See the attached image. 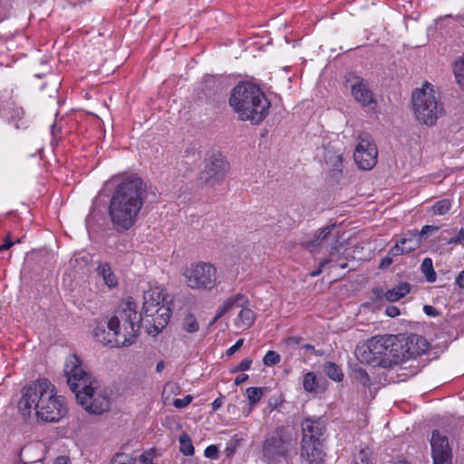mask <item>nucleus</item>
I'll return each mask as SVG.
<instances>
[{"label": "nucleus", "mask_w": 464, "mask_h": 464, "mask_svg": "<svg viewBox=\"0 0 464 464\" xmlns=\"http://www.w3.org/2000/svg\"><path fill=\"white\" fill-rule=\"evenodd\" d=\"M427 349L426 340L419 335H411L404 341L392 334L376 335L368 340L366 346L356 350V356L362 363L392 368L422 354Z\"/></svg>", "instance_id": "obj_1"}, {"label": "nucleus", "mask_w": 464, "mask_h": 464, "mask_svg": "<svg viewBox=\"0 0 464 464\" xmlns=\"http://www.w3.org/2000/svg\"><path fill=\"white\" fill-rule=\"evenodd\" d=\"M147 197V185L140 177L127 178L116 187L109 203V216L116 231L126 232L136 224Z\"/></svg>", "instance_id": "obj_2"}, {"label": "nucleus", "mask_w": 464, "mask_h": 464, "mask_svg": "<svg viewBox=\"0 0 464 464\" xmlns=\"http://www.w3.org/2000/svg\"><path fill=\"white\" fill-rule=\"evenodd\" d=\"M18 408L24 418H30L34 412L45 422H57L67 412L63 397L56 395L54 386L45 379L37 380L23 389Z\"/></svg>", "instance_id": "obj_3"}, {"label": "nucleus", "mask_w": 464, "mask_h": 464, "mask_svg": "<svg viewBox=\"0 0 464 464\" xmlns=\"http://www.w3.org/2000/svg\"><path fill=\"white\" fill-rule=\"evenodd\" d=\"M64 374L77 401L92 414H102L110 408V398L105 391H98L97 382L86 372L75 354L67 357Z\"/></svg>", "instance_id": "obj_4"}, {"label": "nucleus", "mask_w": 464, "mask_h": 464, "mask_svg": "<svg viewBox=\"0 0 464 464\" xmlns=\"http://www.w3.org/2000/svg\"><path fill=\"white\" fill-rule=\"evenodd\" d=\"M229 106L240 121L259 124L268 115L270 102L258 86L240 82L231 91Z\"/></svg>", "instance_id": "obj_5"}, {"label": "nucleus", "mask_w": 464, "mask_h": 464, "mask_svg": "<svg viewBox=\"0 0 464 464\" xmlns=\"http://www.w3.org/2000/svg\"><path fill=\"white\" fill-rule=\"evenodd\" d=\"M140 322L141 314H138L135 302L132 297H128L107 324L110 331L113 333L115 346L132 344L138 336Z\"/></svg>", "instance_id": "obj_6"}, {"label": "nucleus", "mask_w": 464, "mask_h": 464, "mask_svg": "<svg viewBox=\"0 0 464 464\" xmlns=\"http://www.w3.org/2000/svg\"><path fill=\"white\" fill-rule=\"evenodd\" d=\"M142 312L148 320L147 333L150 335L156 336L169 324L171 309L169 302L166 300L164 291L159 286L150 287L143 293Z\"/></svg>", "instance_id": "obj_7"}, {"label": "nucleus", "mask_w": 464, "mask_h": 464, "mask_svg": "<svg viewBox=\"0 0 464 464\" xmlns=\"http://www.w3.org/2000/svg\"><path fill=\"white\" fill-rule=\"evenodd\" d=\"M411 100L416 119L427 126L435 125L439 117L444 114L439 94L429 82H425L420 89H416Z\"/></svg>", "instance_id": "obj_8"}, {"label": "nucleus", "mask_w": 464, "mask_h": 464, "mask_svg": "<svg viewBox=\"0 0 464 464\" xmlns=\"http://www.w3.org/2000/svg\"><path fill=\"white\" fill-rule=\"evenodd\" d=\"M295 448L296 441L292 431L285 426H279L263 441L262 452L268 460L275 461L286 458Z\"/></svg>", "instance_id": "obj_9"}, {"label": "nucleus", "mask_w": 464, "mask_h": 464, "mask_svg": "<svg viewBox=\"0 0 464 464\" xmlns=\"http://www.w3.org/2000/svg\"><path fill=\"white\" fill-rule=\"evenodd\" d=\"M340 231L337 229L335 224L322 228L318 235L309 243L308 247L311 252H314L316 247L325 248L329 252V257L324 258L321 261V267H324L327 265H334L342 260L343 245L339 242Z\"/></svg>", "instance_id": "obj_10"}, {"label": "nucleus", "mask_w": 464, "mask_h": 464, "mask_svg": "<svg viewBox=\"0 0 464 464\" xmlns=\"http://www.w3.org/2000/svg\"><path fill=\"white\" fill-rule=\"evenodd\" d=\"M217 270L209 263L191 265L184 271L187 285L192 289H212L216 285Z\"/></svg>", "instance_id": "obj_11"}, {"label": "nucleus", "mask_w": 464, "mask_h": 464, "mask_svg": "<svg viewBox=\"0 0 464 464\" xmlns=\"http://www.w3.org/2000/svg\"><path fill=\"white\" fill-rule=\"evenodd\" d=\"M358 144L353 158L361 169L370 170L377 163L378 150L372 136L367 132L358 134Z\"/></svg>", "instance_id": "obj_12"}, {"label": "nucleus", "mask_w": 464, "mask_h": 464, "mask_svg": "<svg viewBox=\"0 0 464 464\" xmlns=\"http://www.w3.org/2000/svg\"><path fill=\"white\" fill-rule=\"evenodd\" d=\"M430 445L434 464H451V449L447 436L440 434L439 430H433Z\"/></svg>", "instance_id": "obj_13"}, {"label": "nucleus", "mask_w": 464, "mask_h": 464, "mask_svg": "<svg viewBox=\"0 0 464 464\" xmlns=\"http://www.w3.org/2000/svg\"><path fill=\"white\" fill-rule=\"evenodd\" d=\"M303 443L320 444L325 424L322 418L307 417L301 422Z\"/></svg>", "instance_id": "obj_14"}, {"label": "nucleus", "mask_w": 464, "mask_h": 464, "mask_svg": "<svg viewBox=\"0 0 464 464\" xmlns=\"http://www.w3.org/2000/svg\"><path fill=\"white\" fill-rule=\"evenodd\" d=\"M351 91L355 101L362 106L368 107L370 110L374 109L376 101L372 92L367 87L363 79L354 77L351 84Z\"/></svg>", "instance_id": "obj_15"}, {"label": "nucleus", "mask_w": 464, "mask_h": 464, "mask_svg": "<svg viewBox=\"0 0 464 464\" xmlns=\"http://www.w3.org/2000/svg\"><path fill=\"white\" fill-rule=\"evenodd\" d=\"M228 169L227 162L220 157H213L206 165L204 173L206 180L223 179Z\"/></svg>", "instance_id": "obj_16"}, {"label": "nucleus", "mask_w": 464, "mask_h": 464, "mask_svg": "<svg viewBox=\"0 0 464 464\" xmlns=\"http://www.w3.org/2000/svg\"><path fill=\"white\" fill-rule=\"evenodd\" d=\"M246 303H248V300L242 294H237L233 296L228 297L227 300H225L223 304L218 307L217 314L213 318L212 324L217 322L225 314L228 313L234 308L243 307Z\"/></svg>", "instance_id": "obj_17"}, {"label": "nucleus", "mask_w": 464, "mask_h": 464, "mask_svg": "<svg viewBox=\"0 0 464 464\" xmlns=\"http://www.w3.org/2000/svg\"><path fill=\"white\" fill-rule=\"evenodd\" d=\"M319 444L303 443L301 447L302 464H324Z\"/></svg>", "instance_id": "obj_18"}, {"label": "nucleus", "mask_w": 464, "mask_h": 464, "mask_svg": "<svg viewBox=\"0 0 464 464\" xmlns=\"http://www.w3.org/2000/svg\"><path fill=\"white\" fill-rule=\"evenodd\" d=\"M324 160L330 166L333 175L343 171V153L332 145H327L324 149Z\"/></svg>", "instance_id": "obj_19"}, {"label": "nucleus", "mask_w": 464, "mask_h": 464, "mask_svg": "<svg viewBox=\"0 0 464 464\" xmlns=\"http://www.w3.org/2000/svg\"><path fill=\"white\" fill-rule=\"evenodd\" d=\"M255 313L246 307H242L241 311L235 319V325L240 330L248 329L255 322Z\"/></svg>", "instance_id": "obj_20"}, {"label": "nucleus", "mask_w": 464, "mask_h": 464, "mask_svg": "<svg viewBox=\"0 0 464 464\" xmlns=\"http://www.w3.org/2000/svg\"><path fill=\"white\" fill-rule=\"evenodd\" d=\"M97 273L102 277L104 284L109 288H113L118 285V279L111 266L108 263H100L97 267Z\"/></svg>", "instance_id": "obj_21"}, {"label": "nucleus", "mask_w": 464, "mask_h": 464, "mask_svg": "<svg viewBox=\"0 0 464 464\" xmlns=\"http://www.w3.org/2000/svg\"><path fill=\"white\" fill-rule=\"evenodd\" d=\"M411 291V285L408 283H401L385 292V299L389 302H395L407 295Z\"/></svg>", "instance_id": "obj_22"}, {"label": "nucleus", "mask_w": 464, "mask_h": 464, "mask_svg": "<svg viewBox=\"0 0 464 464\" xmlns=\"http://www.w3.org/2000/svg\"><path fill=\"white\" fill-rule=\"evenodd\" d=\"M421 240L417 235V231H410L400 239V244L403 246L404 252L407 254L416 250L421 245Z\"/></svg>", "instance_id": "obj_23"}, {"label": "nucleus", "mask_w": 464, "mask_h": 464, "mask_svg": "<svg viewBox=\"0 0 464 464\" xmlns=\"http://www.w3.org/2000/svg\"><path fill=\"white\" fill-rule=\"evenodd\" d=\"M94 336L97 341L103 344H111L115 346L112 331H110V328H108V331H106L104 325L96 326L94 329Z\"/></svg>", "instance_id": "obj_24"}, {"label": "nucleus", "mask_w": 464, "mask_h": 464, "mask_svg": "<svg viewBox=\"0 0 464 464\" xmlns=\"http://www.w3.org/2000/svg\"><path fill=\"white\" fill-rule=\"evenodd\" d=\"M324 373L332 380L341 382L343 378L342 369L334 362H326L324 365Z\"/></svg>", "instance_id": "obj_25"}, {"label": "nucleus", "mask_w": 464, "mask_h": 464, "mask_svg": "<svg viewBox=\"0 0 464 464\" xmlns=\"http://www.w3.org/2000/svg\"><path fill=\"white\" fill-rule=\"evenodd\" d=\"M37 450H38L37 447H35L34 445H28V446L24 447L20 453V459L23 462V464H42L43 458L39 454L37 455V458L35 459V460H29V454L32 451H37Z\"/></svg>", "instance_id": "obj_26"}, {"label": "nucleus", "mask_w": 464, "mask_h": 464, "mask_svg": "<svg viewBox=\"0 0 464 464\" xmlns=\"http://www.w3.org/2000/svg\"><path fill=\"white\" fill-rule=\"evenodd\" d=\"M267 391V388L263 387H249L246 389V396L251 406L256 404Z\"/></svg>", "instance_id": "obj_27"}, {"label": "nucleus", "mask_w": 464, "mask_h": 464, "mask_svg": "<svg viewBox=\"0 0 464 464\" xmlns=\"http://www.w3.org/2000/svg\"><path fill=\"white\" fill-rule=\"evenodd\" d=\"M454 74L458 84L464 90V54L456 60Z\"/></svg>", "instance_id": "obj_28"}, {"label": "nucleus", "mask_w": 464, "mask_h": 464, "mask_svg": "<svg viewBox=\"0 0 464 464\" xmlns=\"http://www.w3.org/2000/svg\"><path fill=\"white\" fill-rule=\"evenodd\" d=\"M451 208V201L448 198H443L435 202L431 206V212L434 215L442 216L447 214Z\"/></svg>", "instance_id": "obj_29"}, {"label": "nucleus", "mask_w": 464, "mask_h": 464, "mask_svg": "<svg viewBox=\"0 0 464 464\" xmlns=\"http://www.w3.org/2000/svg\"><path fill=\"white\" fill-rule=\"evenodd\" d=\"M304 389L308 392H314L317 391L318 382L316 376L314 372H306L303 377Z\"/></svg>", "instance_id": "obj_30"}, {"label": "nucleus", "mask_w": 464, "mask_h": 464, "mask_svg": "<svg viewBox=\"0 0 464 464\" xmlns=\"http://www.w3.org/2000/svg\"><path fill=\"white\" fill-rule=\"evenodd\" d=\"M180 452L185 456H191L194 454V446L192 445L190 437L183 433L179 436Z\"/></svg>", "instance_id": "obj_31"}, {"label": "nucleus", "mask_w": 464, "mask_h": 464, "mask_svg": "<svg viewBox=\"0 0 464 464\" xmlns=\"http://www.w3.org/2000/svg\"><path fill=\"white\" fill-rule=\"evenodd\" d=\"M182 329L189 334H194L198 331L199 325L193 314H188L185 316L182 323Z\"/></svg>", "instance_id": "obj_32"}, {"label": "nucleus", "mask_w": 464, "mask_h": 464, "mask_svg": "<svg viewBox=\"0 0 464 464\" xmlns=\"http://www.w3.org/2000/svg\"><path fill=\"white\" fill-rule=\"evenodd\" d=\"M421 271L425 275L428 282H434L436 279V273L432 266V260L429 257H426L422 260L421 263Z\"/></svg>", "instance_id": "obj_33"}, {"label": "nucleus", "mask_w": 464, "mask_h": 464, "mask_svg": "<svg viewBox=\"0 0 464 464\" xmlns=\"http://www.w3.org/2000/svg\"><path fill=\"white\" fill-rule=\"evenodd\" d=\"M354 377L364 387H369L371 385V378L364 369L358 368L354 370Z\"/></svg>", "instance_id": "obj_34"}, {"label": "nucleus", "mask_w": 464, "mask_h": 464, "mask_svg": "<svg viewBox=\"0 0 464 464\" xmlns=\"http://www.w3.org/2000/svg\"><path fill=\"white\" fill-rule=\"evenodd\" d=\"M111 464H135V459L129 454L117 453L112 458Z\"/></svg>", "instance_id": "obj_35"}, {"label": "nucleus", "mask_w": 464, "mask_h": 464, "mask_svg": "<svg viewBox=\"0 0 464 464\" xmlns=\"http://www.w3.org/2000/svg\"><path fill=\"white\" fill-rule=\"evenodd\" d=\"M280 362V355L275 351H269L263 358V363L266 366H273Z\"/></svg>", "instance_id": "obj_36"}, {"label": "nucleus", "mask_w": 464, "mask_h": 464, "mask_svg": "<svg viewBox=\"0 0 464 464\" xmlns=\"http://www.w3.org/2000/svg\"><path fill=\"white\" fill-rule=\"evenodd\" d=\"M438 226L425 225L422 227L421 230L417 232L418 237L421 241L425 240L430 235L437 232L439 230Z\"/></svg>", "instance_id": "obj_37"}, {"label": "nucleus", "mask_w": 464, "mask_h": 464, "mask_svg": "<svg viewBox=\"0 0 464 464\" xmlns=\"http://www.w3.org/2000/svg\"><path fill=\"white\" fill-rule=\"evenodd\" d=\"M407 254L404 252L403 246L400 244V240L389 250V255L392 257L399 256Z\"/></svg>", "instance_id": "obj_38"}, {"label": "nucleus", "mask_w": 464, "mask_h": 464, "mask_svg": "<svg viewBox=\"0 0 464 464\" xmlns=\"http://www.w3.org/2000/svg\"><path fill=\"white\" fill-rule=\"evenodd\" d=\"M193 400V397L191 395H187L183 399H175L173 401V405L178 408L181 409L186 406H188Z\"/></svg>", "instance_id": "obj_39"}, {"label": "nucleus", "mask_w": 464, "mask_h": 464, "mask_svg": "<svg viewBox=\"0 0 464 464\" xmlns=\"http://www.w3.org/2000/svg\"><path fill=\"white\" fill-rule=\"evenodd\" d=\"M204 454L208 459H217L218 458V449L216 445H210L206 448Z\"/></svg>", "instance_id": "obj_40"}, {"label": "nucleus", "mask_w": 464, "mask_h": 464, "mask_svg": "<svg viewBox=\"0 0 464 464\" xmlns=\"http://www.w3.org/2000/svg\"><path fill=\"white\" fill-rule=\"evenodd\" d=\"M283 402L281 396L279 397H272L269 399L267 402V407L269 408L270 412L276 409H277Z\"/></svg>", "instance_id": "obj_41"}, {"label": "nucleus", "mask_w": 464, "mask_h": 464, "mask_svg": "<svg viewBox=\"0 0 464 464\" xmlns=\"http://www.w3.org/2000/svg\"><path fill=\"white\" fill-rule=\"evenodd\" d=\"M251 364H252V360L245 359L232 372H244V371H246V370H248L250 368Z\"/></svg>", "instance_id": "obj_42"}, {"label": "nucleus", "mask_w": 464, "mask_h": 464, "mask_svg": "<svg viewBox=\"0 0 464 464\" xmlns=\"http://www.w3.org/2000/svg\"><path fill=\"white\" fill-rule=\"evenodd\" d=\"M24 115V111L22 107H14L12 111L11 119L13 121L21 120Z\"/></svg>", "instance_id": "obj_43"}, {"label": "nucleus", "mask_w": 464, "mask_h": 464, "mask_svg": "<svg viewBox=\"0 0 464 464\" xmlns=\"http://www.w3.org/2000/svg\"><path fill=\"white\" fill-rule=\"evenodd\" d=\"M244 343V339H238L234 345H232L229 349L227 351V354L228 356L234 354L237 350L241 348V346Z\"/></svg>", "instance_id": "obj_44"}, {"label": "nucleus", "mask_w": 464, "mask_h": 464, "mask_svg": "<svg viewBox=\"0 0 464 464\" xmlns=\"http://www.w3.org/2000/svg\"><path fill=\"white\" fill-rule=\"evenodd\" d=\"M385 314L390 317H396L400 314V309L395 305H389L385 310Z\"/></svg>", "instance_id": "obj_45"}, {"label": "nucleus", "mask_w": 464, "mask_h": 464, "mask_svg": "<svg viewBox=\"0 0 464 464\" xmlns=\"http://www.w3.org/2000/svg\"><path fill=\"white\" fill-rule=\"evenodd\" d=\"M462 241H464V228H461L456 237H451L449 240V244H458L461 243Z\"/></svg>", "instance_id": "obj_46"}, {"label": "nucleus", "mask_w": 464, "mask_h": 464, "mask_svg": "<svg viewBox=\"0 0 464 464\" xmlns=\"http://www.w3.org/2000/svg\"><path fill=\"white\" fill-rule=\"evenodd\" d=\"M392 264V257L389 255L381 259L379 266L382 269H385V268H388Z\"/></svg>", "instance_id": "obj_47"}, {"label": "nucleus", "mask_w": 464, "mask_h": 464, "mask_svg": "<svg viewBox=\"0 0 464 464\" xmlns=\"http://www.w3.org/2000/svg\"><path fill=\"white\" fill-rule=\"evenodd\" d=\"M423 311L429 316H437L439 314L437 309L429 304L423 306Z\"/></svg>", "instance_id": "obj_48"}, {"label": "nucleus", "mask_w": 464, "mask_h": 464, "mask_svg": "<svg viewBox=\"0 0 464 464\" xmlns=\"http://www.w3.org/2000/svg\"><path fill=\"white\" fill-rule=\"evenodd\" d=\"M247 379H248L247 374L241 373L236 377V379L234 381V384L238 386V385L242 384L243 382H245Z\"/></svg>", "instance_id": "obj_49"}, {"label": "nucleus", "mask_w": 464, "mask_h": 464, "mask_svg": "<svg viewBox=\"0 0 464 464\" xmlns=\"http://www.w3.org/2000/svg\"><path fill=\"white\" fill-rule=\"evenodd\" d=\"M456 284L461 287L464 288V270L461 271L459 276L456 278Z\"/></svg>", "instance_id": "obj_50"}, {"label": "nucleus", "mask_w": 464, "mask_h": 464, "mask_svg": "<svg viewBox=\"0 0 464 464\" xmlns=\"http://www.w3.org/2000/svg\"><path fill=\"white\" fill-rule=\"evenodd\" d=\"M341 267L343 269L346 268L347 267V262H346V258L342 256V260L338 261V263H336L335 265H334L333 267Z\"/></svg>", "instance_id": "obj_51"}, {"label": "nucleus", "mask_w": 464, "mask_h": 464, "mask_svg": "<svg viewBox=\"0 0 464 464\" xmlns=\"http://www.w3.org/2000/svg\"><path fill=\"white\" fill-rule=\"evenodd\" d=\"M14 245L13 241H11L8 237L5 239V242L3 245H1V247L4 250L9 249Z\"/></svg>", "instance_id": "obj_52"}, {"label": "nucleus", "mask_w": 464, "mask_h": 464, "mask_svg": "<svg viewBox=\"0 0 464 464\" xmlns=\"http://www.w3.org/2000/svg\"><path fill=\"white\" fill-rule=\"evenodd\" d=\"M54 464H69V459L66 457H59L55 459Z\"/></svg>", "instance_id": "obj_53"}, {"label": "nucleus", "mask_w": 464, "mask_h": 464, "mask_svg": "<svg viewBox=\"0 0 464 464\" xmlns=\"http://www.w3.org/2000/svg\"><path fill=\"white\" fill-rule=\"evenodd\" d=\"M323 268H324V267H321V263H320V264H319V267H318L316 270L313 271V272L311 273V276H319V275L322 273Z\"/></svg>", "instance_id": "obj_54"}, {"label": "nucleus", "mask_w": 464, "mask_h": 464, "mask_svg": "<svg viewBox=\"0 0 464 464\" xmlns=\"http://www.w3.org/2000/svg\"><path fill=\"white\" fill-rule=\"evenodd\" d=\"M213 405V409L214 410H217L220 405H221V402L219 401L218 399L215 400L214 402L212 403Z\"/></svg>", "instance_id": "obj_55"}, {"label": "nucleus", "mask_w": 464, "mask_h": 464, "mask_svg": "<svg viewBox=\"0 0 464 464\" xmlns=\"http://www.w3.org/2000/svg\"><path fill=\"white\" fill-rule=\"evenodd\" d=\"M164 367V362H159L157 363V366H156V370L157 372H160Z\"/></svg>", "instance_id": "obj_56"}, {"label": "nucleus", "mask_w": 464, "mask_h": 464, "mask_svg": "<svg viewBox=\"0 0 464 464\" xmlns=\"http://www.w3.org/2000/svg\"><path fill=\"white\" fill-rule=\"evenodd\" d=\"M304 347L305 349H307V350H313V351H314V347L313 345H311V344H305Z\"/></svg>", "instance_id": "obj_57"}, {"label": "nucleus", "mask_w": 464, "mask_h": 464, "mask_svg": "<svg viewBox=\"0 0 464 464\" xmlns=\"http://www.w3.org/2000/svg\"><path fill=\"white\" fill-rule=\"evenodd\" d=\"M34 451H32L30 454H29V460H35V459L37 458V456H35V458H33L32 455L34 454Z\"/></svg>", "instance_id": "obj_58"}, {"label": "nucleus", "mask_w": 464, "mask_h": 464, "mask_svg": "<svg viewBox=\"0 0 464 464\" xmlns=\"http://www.w3.org/2000/svg\"><path fill=\"white\" fill-rule=\"evenodd\" d=\"M361 460H362V464H368V460L364 461V459H363V458H362V459H361Z\"/></svg>", "instance_id": "obj_59"}, {"label": "nucleus", "mask_w": 464, "mask_h": 464, "mask_svg": "<svg viewBox=\"0 0 464 464\" xmlns=\"http://www.w3.org/2000/svg\"><path fill=\"white\" fill-rule=\"evenodd\" d=\"M315 354H319V355H322V353H318V352H314Z\"/></svg>", "instance_id": "obj_60"}]
</instances>
